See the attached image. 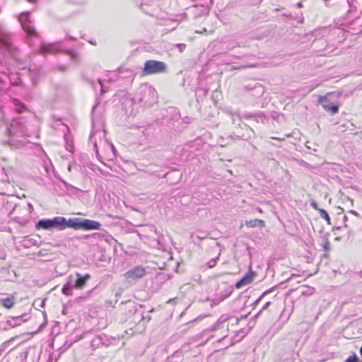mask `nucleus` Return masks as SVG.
Returning a JSON list of instances; mask_svg holds the SVG:
<instances>
[{"label":"nucleus","instance_id":"obj_22","mask_svg":"<svg viewBox=\"0 0 362 362\" xmlns=\"http://www.w3.org/2000/svg\"><path fill=\"white\" fill-rule=\"evenodd\" d=\"M272 290H273V288H270V289H268L267 291H265L262 295L261 296L257 299V302H259L262 298H264V296L267 295L268 293H269Z\"/></svg>","mask_w":362,"mask_h":362},{"label":"nucleus","instance_id":"obj_23","mask_svg":"<svg viewBox=\"0 0 362 362\" xmlns=\"http://www.w3.org/2000/svg\"><path fill=\"white\" fill-rule=\"evenodd\" d=\"M322 247H323L325 251H327L329 247V243L328 240H325L324 243L322 245Z\"/></svg>","mask_w":362,"mask_h":362},{"label":"nucleus","instance_id":"obj_11","mask_svg":"<svg viewBox=\"0 0 362 362\" xmlns=\"http://www.w3.org/2000/svg\"><path fill=\"white\" fill-rule=\"evenodd\" d=\"M0 43L1 45H11V36L6 29L0 25Z\"/></svg>","mask_w":362,"mask_h":362},{"label":"nucleus","instance_id":"obj_12","mask_svg":"<svg viewBox=\"0 0 362 362\" xmlns=\"http://www.w3.org/2000/svg\"><path fill=\"white\" fill-rule=\"evenodd\" d=\"M0 303L6 308H11L14 304V298L13 296H8L5 298H1Z\"/></svg>","mask_w":362,"mask_h":362},{"label":"nucleus","instance_id":"obj_26","mask_svg":"<svg viewBox=\"0 0 362 362\" xmlns=\"http://www.w3.org/2000/svg\"><path fill=\"white\" fill-rule=\"evenodd\" d=\"M3 81L1 79H0V92L3 90H4V88L2 86Z\"/></svg>","mask_w":362,"mask_h":362},{"label":"nucleus","instance_id":"obj_19","mask_svg":"<svg viewBox=\"0 0 362 362\" xmlns=\"http://www.w3.org/2000/svg\"><path fill=\"white\" fill-rule=\"evenodd\" d=\"M218 259V257H216L215 258L211 259L210 261H209V262L207 263L208 267L212 268V267H215Z\"/></svg>","mask_w":362,"mask_h":362},{"label":"nucleus","instance_id":"obj_30","mask_svg":"<svg viewBox=\"0 0 362 362\" xmlns=\"http://www.w3.org/2000/svg\"><path fill=\"white\" fill-rule=\"evenodd\" d=\"M343 219H344V222L346 223L348 221V216H344Z\"/></svg>","mask_w":362,"mask_h":362},{"label":"nucleus","instance_id":"obj_29","mask_svg":"<svg viewBox=\"0 0 362 362\" xmlns=\"http://www.w3.org/2000/svg\"><path fill=\"white\" fill-rule=\"evenodd\" d=\"M94 147H95V149H97V144H96L95 141H94ZM96 153H97V156H99L98 150H96Z\"/></svg>","mask_w":362,"mask_h":362},{"label":"nucleus","instance_id":"obj_5","mask_svg":"<svg viewBox=\"0 0 362 362\" xmlns=\"http://www.w3.org/2000/svg\"><path fill=\"white\" fill-rule=\"evenodd\" d=\"M90 279V275L86 274L82 275L76 273L75 276H70V285L76 289H82L86 286V282Z\"/></svg>","mask_w":362,"mask_h":362},{"label":"nucleus","instance_id":"obj_38","mask_svg":"<svg viewBox=\"0 0 362 362\" xmlns=\"http://www.w3.org/2000/svg\"><path fill=\"white\" fill-rule=\"evenodd\" d=\"M92 139H93V137H92V136H90V141H92Z\"/></svg>","mask_w":362,"mask_h":362},{"label":"nucleus","instance_id":"obj_13","mask_svg":"<svg viewBox=\"0 0 362 362\" xmlns=\"http://www.w3.org/2000/svg\"><path fill=\"white\" fill-rule=\"evenodd\" d=\"M246 226L247 227L255 228V227H263L264 226V221L260 219H254L246 221Z\"/></svg>","mask_w":362,"mask_h":362},{"label":"nucleus","instance_id":"obj_17","mask_svg":"<svg viewBox=\"0 0 362 362\" xmlns=\"http://www.w3.org/2000/svg\"><path fill=\"white\" fill-rule=\"evenodd\" d=\"M230 117L234 124L240 125L241 118L239 115L236 113H230Z\"/></svg>","mask_w":362,"mask_h":362},{"label":"nucleus","instance_id":"obj_21","mask_svg":"<svg viewBox=\"0 0 362 362\" xmlns=\"http://www.w3.org/2000/svg\"><path fill=\"white\" fill-rule=\"evenodd\" d=\"M358 358L356 356V355H353V356H349L346 361L345 362H358Z\"/></svg>","mask_w":362,"mask_h":362},{"label":"nucleus","instance_id":"obj_10","mask_svg":"<svg viewBox=\"0 0 362 362\" xmlns=\"http://www.w3.org/2000/svg\"><path fill=\"white\" fill-rule=\"evenodd\" d=\"M255 275V272L252 271L248 272L240 280L237 281L235 287L237 288H240L244 286L250 284L252 281Z\"/></svg>","mask_w":362,"mask_h":362},{"label":"nucleus","instance_id":"obj_4","mask_svg":"<svg viewBox=\"0 0 362 362\" xmlns=\"http://www.w3.org/2000/svg\"><path fill=\"white\" fill-rule=\"evenodd\" d=\"M326 6H336L339 9L346 10L351 12L355 6L353 5L354 0H323Z\"/></svg>","mask_w":362,"mask_h":362},{"label":"nucleus","instance_id":"obj_1","mask_svg":"<svg viewBox=\"0 0 362 362\" xmlns=\"http://www.w3.org/2000/svg\"><path fill=\"white\" fill-rule=\"evenodd\" d=\"M101 224L96 221L82 218H72L66 220L64 217L57 216L52 219H41L36 223V228L40 229L49 230L53 228L64 230L71 228L75 230H100Z\"/></svg>","mask_w":362,"mask_h":362},{"label":"nucleus","instance_id":"obj_2","mask_svg":"<svg viewBox=\"0 0 362 362\" xmlns=\"http://www.w3.org/2000/svg\"><path fill=\"white\" fill-rule=\"evenodd\" d=\"M167 71V65L163 62L148 60L144 64L143 73L145 75L165 73Z\"/></svg>","mask_w":362,"mask_h":362},{"label":"nucleus","instance_id":"obj_34","mask_svg":"<svg viewBox=\"0 0 362 362\" xmlns=\"http://www.w3.org/2000/svg\"><path fill=\"white\" fill-rule=\"evenodd\" d=\"M175 45L181 46V45H185V44H182V43H178V44H176Z\"/></svg>","mask_w":362,"mask_h":362},{"label":"nucleus","instance_id":"obj_24","mask_svg":"<svg viewBox=\"0 0 362 362\" xmlns=\"http://www.w3.org/2000/svg\"><path fill=\"white\" fill-rule=\"evenodd\" d=\"M269 305H270V302H269V301L267 302V303L264 305V306L262 307V310H266V309H267V308H269Z\"/></svg>","mask_w":362,"mask_h":362},{"label":"nucleus","instance_id":"obj_28","mask_svg":"<svg viewBox=\"0 0 362 362\" xmlns=\"http://www.w3.org/2000/svg\"><path fill=\"white\" fill-rule=\"evenodd\" d=\"M197 238H199V239H204V238H206V235H197Z\"/></svg>","mask_w":362,"mask_h":362},{"label":"nucleus","instance_id":"obj_36","mask_svg":"<svg viewBox=\"0 0 362 362\" xmlns=\"http://www.w3.org/2000/svg\"><path fill=\"white\" fill-rule=\"evenodd\" d=\"M360 354H361V355L362 356V346H361V349H360Z\"/></svg>","mask_w":362,"mask_h":362},{"label":"nucleus","instance_id":"obj_31","mask_svg":"<svg viewBox=\"0 0 362 362\" xmlns=\"http://www.w3.org/2000/svg\"><path fill=\"white\" fill-rule=\"evenodd\" d=\"M312 206H313L315 209H317V204H316V203H315V202L312 203Z\"/></svg>","mask_w":362,"mask_h":362},{"label":"nucleus","instance_id":"obj_33","mask_svg":"<svg viewBox=\"0 0 362 362\" xmlns=\"http://www.w3.org/2000/svg\"><path fill=\"white\" fill-rule=\"evenodd\" d=\"M88 42H89L90 44H92V45H93V44H95V42H93L92 40H89V41H88Z\"/></svg>","mask_w":362,"mask_h":362},{"label":"nucleus","instance_id":"obj_27","mask_svg":"<svg viewBox=\"0 0 362 362\" xmlns=\"http://www.w3.org/2000/svg\"><path fill=\"white\" fill-rule=\"evenodd\" d=\"M349 213H350V214H354V215H355V216H359V215H358V214L356 211H353V210H351V211H349Z\"/></svg>","mask_w":362,"mask_h":362},{"label":"nucleus","instance_id":"obj_9","mask_svg":"<svg viewBox=\"0 0 362 362\" xmlns=\"http://www.w3.org/2000/svg\"><path fill=\"white\" fill-rule=\"evenodd\" d=\"M154 90L151 88H146L141 91V93H143L144 96L142 98H137V97H134L133 98L134 103H136L138 100V103L142 105H147L151 103L148 99H147V96L153 94Z\"/></svg>","mask_w":362,"mask_h":362},{"label":"nucleus","instance_id":"obj_25","mask_svg":"<svg viewBox=\"0 0 362 362\" xmlns=\"http://www.w3.org/2000/svg\"><path fill=\"white\" fill-rule=\"evenodd\" d=\"M98 81H99V83H100V86H101V92H102V93H105V89H104V87H103V83H102L101 80H100V79H98Z\"/></svg>","mask_w":362,"mask_h":362},{"label":"nucleus","instance_id":"obj_15","mask_svg":"<svg viewBox=\"0 0 362 362\" xmlns=\"http://www.w3.org/2000/svg\"><path fill=\"white\" fill-rule=\"evenodd\" d=\"M58 47H40V51L42 54H48V53H52V52H58L57 49Z\"/></svg>","mask_w":362,"mask_h":362},{"label":"nucleus","instance_id":"obj_14","mask_svg":"<svg viewBox=\"0 0 362 362\" xmlns=\"http://www.w3.org/2000/svg\"><path fill=\"white\" fill-rule=\"evenodd\" d=\"M74 286L70 285V279H69L68 282L63 286L62 289V292L63 294L66 296H71L72 295V288Z\"/></svg>","mask_w":362,"mask_h":362},{"label":"nucleus","instance_id":"obj_37","mask_svg":"<svg viewBox=\"0 0 362 362\" xmlns=\"http://www.w3.org/2000/svg\"><path fill=\"white\" fill-rule=\"evenodd\" d=\"M272 139H278V140H280L278 138H275V137H272Z\"/></svg>","mask_w":362,"mask_h":362},{"label":"nucleus","instance_id":"obj_35","mask_svg":"<svg viewBox=\"0 0 362 362\" xmlns=\"http://www.w3.org/2000/svg\"><path fill=\"white\" fill-rule=\"evenodd\" d=\"M179 47V49H180L179 52H182V47Z\"/></svg>","mask_w":362,"mask_h":362},{"label":"nucleus","instance_id":"obj_6","mask_svg":"<svg viewBox=\"0 0 362 362\" xmlns=\"http://www.w3.org/2000/svg\"><path fill=\"white\" fill-rule=\"evenodd\" d=\"M318 103L322 105V107L331 115H335L339 112V107L332 103L329 102L327 95H320L318 98Z\"/></svg>","mask_w":362,"mask_h":362},{"label":"nucleus","instance_id":"obj_20","mask_svg":"<svg viewBox=\"0 0 362 362\" xmlns=\"http://www.w3.org/2000/svg\"><path fill=\"white\" fill-rule=\"evenodd\" d=\"M66 52L67 53L68 55H69L71 59H77V53L72 50V49H68L66 51Z\"/></svg>","mask_w":362,"mask_h":362},{"label":"nucleus","instance_id":"obj_18","mask_svg":"<svg viewBox=\"0 0 362 362\" xmlns=\"http://www.w3.org/2000/svg\"><path fill=\"white\" fill-rule=\"evenodd\" d=\"M13 103L16 107V110L18 112H21L25 108V106L19 100L16 99L13 100Z\"/></svg>","mask_w":362,"mask_h":362},{"label":"nucleus","instance_id":"obj_16","mask_svg":"<svg viewBox=\"0 0 362 362\" xmlns=\"http://www.w3.org/2000/svg\"><path fill=\"white\" fill-rule=\"evenodd\" d=\"M319 213H320V217L323 219H325L328 224H330V217L329 216V214H327V212L325 210V209H319Z\"/></svg>","mask_w":362,"mask_h":362},{"label":"nucleus","instance_id":"obj_7","mask_svg":"<svg viewBox=\"0 0 362 362\" xmlns=\"http://www.w3.org/2000/svg\"><path fill=\"white\" fill-rule=\"evenodd\" d=\"M146 273V272L144 267L141 266H137L132 269L127 271L124 274V277L127 279L137 280L144 276Z\"/></svg>","mask_w":362,"mask_h":362},{"label":"nucleus","instance_id":"obj_3","mask_svg":"<svg viewBox=\"0 0 362 362\" xmlns=\"http://www.w3.org/2000/svg\"><path fill=\"white\" fill-rule=\"evenodd\" d=\"M18 20L21 24L23 30L27 33L28 37H37L38 35L32 21H30V12H24L21 13L19 16Z\"/></svg>","mask_w":362,"mask_h":362},{"label":"nucleus","instance_id":"obj_32","mask_svg":"<svg viewBox=\"0 0 362 362\" xmlns=\"http://www.w3.org/2000/svg\"><path fill=\"white\" fill-rule=\"evenodd\" d=\"M252 117V115H244V117H245V118H247V117Z\"/></svg>","mask_w":362,"mask_h":362},{"label":"nucleus","instance_id":"obj_8","mask_svg":"<svg viewBox=\"0 0 362 362\" xmlns=\"http://www.w3.org/2000/svg\"><path fill=\"white\" fill-rule=\"evenodd\" d=\"M24 126L17 120H13L8 131L11 135H21L24 133Z\"/></svg>","mask_w":362,"mask_h":362}]
</instances>
